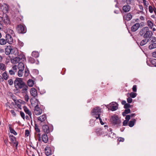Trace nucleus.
Here are the masks:
<instances>
[{
	"instance_id": "1a4fd4ad",
	"label": "nucleus",
	"mask_w": 156,
	"mask_h": 156,
	"mask_svg": "<svg viewBox=\"0 0 156 156\" xmlns=\"http://www.w3.org/2000/svg\"><path fill=\"white\" fill-rule=\"evenodd\" d=\"M22 59H25V57L24 55L22 56L21 58L20 57H15L11 60V62L13 64H16L19 62L20 60Z\"/></svg>"
},
{
	"instance_id": "f03ea898",
	"label": "nucleus",
	"mask_w": 156,
	"mask_h": 156,
	"mask_svg": "<svg viewBox=\"0 0 156 156\" xmlns=\"http://www.w3.org/2000/svg\"><path fill=\"white\" fill-rule=\"evenodd\" d=\"M110 120L111 122L114 125L118 126L121 125V121L117 115H114L112 116Z\"/></svg>"
},
{
	"instance_id": "20e7f679",
	"label": "nucleus",
	"mask_w": 156,
	"mask_h": 156,
	"mask_svg": "<svg viewBox=\"0 0 156 156\" xmlns=\"http://www.w3.org/2000/svg\"><path fill=\"white\" fill-rule=\"evenodd\" d=\"M14 51V49L11 46H7L5 48V54L9 55L10 54H13Z\"/></svg>"
},
{
	"instance_id": "f257e3e1",
	"label": "nucleus",
	"mask_w": 156,
	"mask_h": 156,
	"mask_svg": "<svg viewBox=\"0 0 156 156\" xmlns=\"http://www.w3.org/2000/svg\"><path fill=\"white\" fill-rule=\"evenodd\" d=\"M14 86L16 90L22 89V92L27 91L28 87L23 81L22 78H17L14 81Z\"/></svg>"
},
{
	"instance_id": "052dcab7",
	"label": "nucleus",
	"mask_w": 156,
	"mask_h": 156,
	"mask_svg": "<svg viewBox=\"0 0 156 156\" xmlns=\"http://www.w3.org/2000/svg\"><path fill=\"white\" fill-rule=\"evenodd\" d=\"M132 90L133 92H136V85L133 86Z\"/></svg>"
},
{
	"instance_id": "72a5a7b5",
	"label": "nucleus",
	"mask_w": 156,
	"mask_h": 156,
	"mask_svg": "<svg viewBox=\"0 0 156 156\" xmlns=\"http://www.w3.org/2000/svg\"><path fill=\"white\" fill-rule=\"evenodd\" d=\"M32 55L33 57L37 58L39 56V53L37 51H34L32 52Z\"/></svg>"
},
{
	"instance_id": "2f4dec72",
	"label": "nucleus",
	"mask_w": 156,
	"mask_h": 156,
	"mask_svg": "<svg viewBox=\"0 0 156 156\" xmlns=\"http://www.w3.org/2000/svg\"><path fill=\"white\" fill-rule=\"evenodd\" d=\"M149 41V40L144 39L143 40L140 42V44L141 46H143L146 44Z\"/></svg>"
},
{
	"instance_id": "a18cd8bd",
	"label": "nucleus",
	"mask_w": 156,
	"mask_h": 156,
	"mask_svg": "<svg viewBox=\"0 0 156 156\" xmlns=\"http://www.w3.org/2000/svg\"><path fill=\"white\" fill-rule=\"evenodd\" d=\"M29 71L28 69H26L24 74V76L27 77L29 75Z\"/></svg>"
},
{
	"instance_id": "2eb2a0df",
	"label": "nucleus",
	"mask_w": 156,
	"mask_h": 156,
	"mask_svg": "<svg viewBox=\"0 0 156 156\" xmlns=\"http://www.w3.org/2000/svg\"><path fill=\"white\" fill-rule=\"evenodd\" d=\"M149 29V27H147L143 28L140 31L139 34L141 36H144L147 31Z\"/></svg>"
},
{
	"instance_id": "bb28decb",
	"label": "nucleus",
	"mask_w": 156,
	"mask_h": 156,
	"mask_svg": "<svg viewBox=\"0 0 156 156\" xmlns=\"http://www.w3.org/2000/svg\"><path fill=\"white\" fill-rule=\"evenodd\" d=\"M148 48L150 50L156 48V43H151L149 46Z\"/></svg>"
},
{
	"instance_id": "6e6d98bb",
	"label": "nucleus",
	"mask_w": 156,
	"mask_h": 156,
	"mask_svg": "<svg viewBox=\"0 0 156 156\" xmlns=\"http://www.w3.org/2000/svg\"><path fill=\"white\" fill-rule=\"evenodd\" d=\"M128 121H129L126 120H124L123 122V126H126L127 125Z\"/></svg>"
},
{
	"instance_id": "79ce46f5",
	"label": "nucleus",
	"mask_w": 156,
	"mask_h": 156,
	"mask_svg": "<svg viewBox=\"0 0 156 156\" xmlns=\"http://www.w3.org/2000/svg\"><path fill=\"white\" fill-rule=\"evenodd\" d=\"M34 128L36 131L37 133H39L40 130L38 128V126L37 124H35L34 126Z\"/></svg>"
},
{
	"instance_id": "ddd939ff",
	"label": "nucleus",
	"mask_w": 156,
	"mask_h": 156,
	"mask_svg": "<svg viewBox=\"0 0 156 156\" xmlns=\"http://www.w3.org/2000/svg\"><path fill=\"white\" fill-rule=\"evenodd\" d=\"M146 32L143 36V37L145 39L150 38L153 34V32L151 31L149 29Z\"/></svg>"
},
{
	"instance_id": "f3484780",
	"label": "nucleus",
	"mask_w": 156,
	"mask_h": 156,
	"mask_svg": "<svg viewBox=\"0 0 156 156\" xmlns=\"http://www.w3.org/2000/svg\"><path fill=\"white\" fill-rule=\"evenodd\" d=\"M30 93L31 96L33 97H35L37 95V91L35 88H32L31 89Z\"/></svg>"
},
{
	"instance_id": "c85d7f7f",
	"label": "nucleus",
	"mask_w": 156,
	"mask_h": 156,
	"mask_svg": "<svg viewBox=\"0 0 156 156\" xmlns=\"http://www.w3.org/2000/svg\"><path fill=\"white\" fill-rule=\"evenodd\" d=\"M147 24L150 28L152 29L154 25L153 23L151 21L149 20L147 21Z\"/></svg>"
},
{
	"instance_id": "7c9ffc66",
	"label": "nucleus",
	"mask_w": 156,
	"mask_h": 156,
	"mask_svg": "<svg viewBox=\"0 0 156 156\" xmlns=\"http://www.w3.org/2000/svg\"><path fill=\"white\" fill-rule=\"evenodd\" d=\"M27 84L30 87L33 86L34 84V81L32 79H29L27 81Z\"/></svg>"
},
{
	"instance_id": "39448f33",
	"label": "nucleus",
	"mask_w": 156,
	"mask_h": 156,
	"mask_svg": "<svg viewBox=\"0 0 156 156\" xmlns=\"http://www.w3.org/2000/svg\"><path fill=\"white\" fill-rule=\"evenodd\" d=\"M16 30L19 34L24 33L26 32V29L22 25L20 24L18 25L16 27Z\"/></svg>"
},
{
	"instance_id": "4d7b16f0",
	"label": "nucleus",
	"mask_w": 156,
	"mask_h": 156,
	"mask_svg": "<svg viewBox=\"0 0 156 156\" xmlns=\"http://www.w3.org/2000/svg\"><path fill=\"white\" fill-rule=\"evenodd\" d=\"M143 3L144 5L147 6L148 5V3L146 0H143Z\"/></svg>"
},
{
	"instance_id": "49530a36",
	"label": "nucleus",
	"mask_w": 156,
	"mask_h": 156,
	"mask_svg": "<svg viewBox=\"0 0 156 156\" xmlns=\"http://www.w3.org/2000/svg\"><path fill=\"white\" fill-rule=\"evenodd\" d=\"M100 114H98V119H99L100 123L101 125H103L105 124V123L103 122L101 119V118L100 117Z\"/></svg>"
},
{
	"instance_id": "f704fd0d",
	"label": "nucleus",
	"mask_w": 156,
	"mask_h": 156,
	"mask_svg": "<svg viewBox=\"0 0 156 156\" xmlns=\"http://www.w3.org/2000/svg\"><path fill=\"white\" fill-rule=\"evenodd\" d=\"M125 110L124 112H122V114L123 116H125L126 115V114H128L130 112V110L129 108H125Z\"/></svg>"
},
{
	"instance_id": "6e6552de",
	"label": "nucleus",
	"mask_w": 156,
	"mask_h": 156,
	"mask_svg": "<svg viewBox=\"0 0 156 156\" xmlns=\"http://www.w3.org/2000/svg\"><path fill=\"white\" fill-rule=\"evenodd\" d=\"M2 21L5 24H9L10 21L7 15L6 14L3 15L2 17Z\"/></svg>"
},
{
	"instance_id": "680f3d73",
	"label": "nucleus",
	"mask_w": 156,
	"mask_h": 156,
	"mask_svg": "<svg viewBox=\"0 0 156 156\" xmlns=\"http://www.w3.org/2000/svg\"><path fill=\"white\" fill-rule=\"evenodd\" d=\"M9 73L11 75H13L15 74V73L12 70H10L9 71Z\"/></svg>"
},
{
	"instance_id": "4be33fe9",
	"label": "nucleus",
	"mask_w": 156,
	"mask_h": 156,
	"mask_svg": "<svg viewBox=\"0 0 156 156\" xmlns=\"http://www.w3.org/2000/svg\"><path fill=\"white\" fill-rule=\"evenodd\" d=\"M42 139L43 142L46 143L48 141V138L46 134H44L42 136Z\"/></svg>"
},
{
	"instance_id": "c03bdc74",
	"label": "nucleus",
	"mask_w": 156,
	"mask_h": 156,
	"mask_svg": "<svg viewBox=\"0 0 156 156\" xmlns=\"http://www.w3.org/2000/svg\"><path fill=\"white\" fill-rule=\"evenodd\" d=\"M8 83L9 85H12L14 83V81L12 79H10L8 80Z\"/></svg>"
},
{
	"instance_id": "6ab92c4d",
	"label": "nucleus",
	"mask_w": 156,
	"mask_h": 156,
	"mask_svg": "<svg viewBox=\"0 0 156 156\" xmlns=\"http://www.w3.org/2000/svg\"><path fill=\"white\" fill-rule=\"evenodd\" d=\"M91 114L92 115L95 117L96 119H98V108L96 107L94 108L91 112Z\"/></svg>"
},
{
	"instance_id": "473e14b6",
	"label": "nucleus",
	"mask_w": 156,
	"mask_h": 156,
	"mask_svg": "<svg viewBox=\"0 0 156 156\" xmlns=\"http://www.w3.org/2000/svg\"><path fill=\"white\" fill-rule=\"evenodd\" d=\"M151 65L152 66H156V59H153L150 60Z\"/></svg>"
},
{
	"instance_id": "09e8293b",
	"label": "nucleus",
	"mask_w": 156,
	"mask_h": 156,
	"mask_svg": "<svg viewBox=\"0 0 156 156\" xmlns=\"http://www.w3.org/2000/svg\"><path fill=\"white\" fill-rule=\"evenodd\" d=\"M18 45L20 47H21L23 46L24 44L23 42L19 41L18 43Z\"/></svg>"
},
{
	"instance_id": "864d4df0",
	"label": "nucleus",
	"mask_w": 156,
	"mask_h": 156,
	"mask_svg": "<svg viewBox=\"0 0 156 156\" xmlns=\"http://www.w3.org/2000/svg\"><path fill=\"white\" fill-rule=\"evenodd\" d=\"M127 102H128V103H131L132 101V98L130 97H129L127 99Z\"/></svg>"
},
{
	"instance_id": "b1692460",
	"label": "nucleus",
	"mask_w": 156,
	"mask_h": 156,
	"mask_svg": "<svg viewBox=\"0 0 156 156\" xmlns=\"http://www.w3.org/2000/svg\"><path fill=\"white\" fill-rule=\"evenodd\" d=\"M130 9V7L129 5H124L122 8L123 10L125 12H129Z\"/></svg>"
},
{
	"instance_id": "0eeeda50",
	"label": "nucleus",
	"mask_w": 156,
	"mask_h": 156,
	"mask_svg": "<svg viewBox=\"0 0 156 156\" xmlns=\"http://www.w3.org/2000/svg\"><path fill=\"white\" fill-rule=\"evenodd\" d=\"M42 113V110L39 107L38 105H37L35 107L34 114L37 115H40Z\"/></svg>"
},
{
	"instance_id": "c756f323",
	"label": "nucleus",
	"mask_w": 156,
	"mask_h": 156,
	"mask_svg": "<svg viewBox=\"0 0 156 156\" xmlns=\"http://www.w3.org/2000/svg\"><path fill=\"white\" fill-rule=\"evenodd\" d=\"M7 31L8 33L7 34H11L13 36H15V33L13 30L9 28L7 29Z\"/></svg>"
},
{
	"instance_id": "ea45409f",
	"label": "nucleus",
	"mask_w": 156,
	"mask_h": 156,
	"mask_svg": "<svg viewBox=\"0 0 156 156\" xmlns=\"http://www.w3.org/2000/svg\"><path fill=\"white\" fill-rule=\"evenodd\" d=\"M29 61L31 63H34L35 62V59L31 57L29 58Z\"/></svg>"
},
{
	"instance_id": "69168bd1",
	"label": "nucleus",
	"mask_w": 156,
	"mask_h": 156,
	"mask_svg": "<svg viewBox=\"0 0 156 156\" xmlns=\"http://www.w3.org/2000/svg\"><path fill=\"white\" fill-rule=\"evenodd\" d=\"M139 7L140 9L141 10L140 12H143V6L141 5H139Z\"/></svg>"
},
{
	"instance_id": "bf43d9fd",
	"label": "nucleus",
	"mask_w": 156,
	"mask_h": 156,
	"mask_svg": "<svg viewBox=\"0 0 156 156\" xmlns=\"http://www.w3.org/2000/svg\"><path fill=\"white\" fill-rule=\"evenodd\" d=\"M30 134V132L28 130H26L25 132V135L27 136H28Z\"/></svg>"
},
{
	"instance_id": "58836bf2",
	"label": "nucleus",
	"mask_w": 156,
	"mask_h": 156,
	"mask_svg": "<svg viewBox=\"0 0 156 156\" xmlns=\"http://www.w3.org/2000/svg\"><path fill=\"white\" fill-rule=\"evenodd\" d=\"M150 38V39L151 40V43H155V42H156V37H155L151 36Z\"/></svg>"
},
{
	"instance_id": "9b49d317",
	"label": "nucleus",
	"mask_w": 156,
	"mask_h": 156,
	"mask_svg": "<svg viewBox=\"0 0 156 156\" xmlns=\"http://www.w3.org/2000/svg\"><path fill=\"white\" fill-rule=\"evenodd\" d=\"M9 137L10 138L11 141L13 143V145L17 147L18 145V142L16 141V138L13 135H10Z\"/></svg>"
},
{
	"instance_id": "e433bc0d",
	"label": "nucleus",
	"mask_w": 156,
	"mask_h": 156,
	"mask_svg": "<svg viewBox=\"0 0 156 156\" xmlns=\"http://www.w3.org/2000/svg\"><path fill=\"white\" fill-rule=\"evenodd\" d=\"M7 41L6 39L3 38H1L0 39V45H4L6 44Z\"/></svg>"
},
{
	"instance_id": "dca6fc26",
	"label": "nucleus",
	"mask_w": 156,
	"mask_h": 156,
	"mask_svg": "<svg viewBox=\"0 0 156 156\" xmlns=\"http://www.w3.org/2000/svg\"><path fill=\"white\" fill-rule=\"evenodd\" d=\"M140 26V24L139 23H136L133 25L131 27V30L132 31L135 32L137 30Z\"/></svg>"
},
{
	"instance_id": "774afa93",
	"label": "nucleus",
	"mask_w": 156,
	"mask_h": 156,
	"mask_svg": "<svg viewBox=\"0 0 156 156\" xmlns=\"http://www.w3.org/2000/svg\"><path fill=\"white\" fill-rule=\"evenodd\" d=\"M118 140L119 141L123 142L124 140V139L123 138L120 137L118 139Z\"/></svg>"
},
{
	"instance_id": "aec40b11",
	"label": "nucleus",
	"mask_w": 156,
	"mask_h": 156,
	"mask_svg": "<svg viewBox=\"0 0 156 156\" xmlns=\"http://www.w3.org/2000/svg\"><path fill=\"white\" fill-rule=\"evenodd\" d=\"M45 154L47 156H49L51 154V152L50 147H46L44 149Z\"/></svg>"
},
{
	"instance_id": "a878e982",
	"label": "nucleus",
	"mask_w": 156,
	"mask_h": 156,
	"mask_svg": "<svg viewBox=\"0 0 156 156\" xmlns=\"http://www.w3.org/2000/svg\"><path fill=\"white\" fill-rule=\"evenodd\" d=\"M2 76L3 79L5 80H7L8 78L9 75L7 74V72L5 71L2 73Z\"/></svg>"
},
{
	"instance_id": "5701e85b",
	"label": "nucleus",
	"mask_w": 156,
	"mask_h": 156,
	"mask_svg": "<svg viewBox=\"0 0 156 156\" xmlns=\"http://www.w3.org/2000/svg\"><path fill=\"white\" fill-rule=\"evenodd\" d=\"M25 65L24 63L20 62L18 65V67L19 70H23L24 68Z\"/></svg>"
},
{
	"instance_id": "a19ab883",
	"label": "nucleus",
	"mask_w": 156,
	"mask_h": 156,
	"mask_svg": "<svg viewBox=\"0 0 156 156\" xmlns=\"http://www.w3.org/2000/svg\"><path fill=\"white\" fill-rule=\"evenodd\" d=\"M109 136L112 138H115L116 137L115 135L114 134V133L111 132V133H109Z\"/></svg>"
},
{
	"instance_id": "412c9836",
	"label": "nucleus",
	"mask_w": 156,
	"mask_h": 156,
	"mask_svg": "<svg viewBox=\"0 0 156 156\" xmlns=\"http://www.w3.org/2000/svg\"><path fill=\"white\" fill-rule=\"evenodd\" d=\"M24 110L26 114H28L30 117H31V112L29 110L26 106H24L23 107Z\"/></svg>"
},
{
	"instance_id": "7ed1b4c3",
	"label": "nucleus",
	"mask_w": 156,
	"mask_h": 156,
	"mask_svg": "<svg viewBox=\"0 0 156 156\" xmlns=\"http://www.w3.org/2000/svg\"><path fill=\"white\" fill-rule=\"evenodd\" d=\"M38 121L40 124L43 125L44 124H46L47 121V117L46 115H43L38 117Z\"/></svg>"
},
{
	"instance_id": "a211bd4d",
	"label": "nucleus",
	"mask_w": 156,
	"mask_h": 156,
	"mask_svg": "<svg viewBox=\"0 0 156 156\" xmlns=\"http://www.w3.org/2000/svg\"><path fill=\"white\" fill-rule=\"evenodd\" d=\"M42 126V129L44 132L45 133H48L49 132V129L48 126L45 124H44Z\"/></svg>"
},
{
	"instance_id": "e2e57ef3",
	"label": "nucleus",
	"mask_w": 156,
	"mask_h": 156,
	"mask_svg": "<svg viewBox=\"0 0 156 156\" xmlns=\"http://www.w3.org/2000/svg\"><path fill=\"white\" fill-rule=\"evenodd\" d=\"M151 55L153 58H156V51L153 52Z\"/></svg>"
},
{
	"instance_id": "cd10ccee",
	"label": "nucleus",
	"mask_w": 156,
	"mask_h": 156,
	"mask_svg": "<svg viewBox=\"0 0 156 156\" xmlns=\"http://www.w3.org/2000/svg\"><path fill=\"white\" fill-rule=\"evenodd\" d=\"M136 122V120L135 119H133L132 120H131L129 122L128 126L130 127H133Z\"/></svg>"
},
{
	"instance_id": "9d476101",
	"label": "nucleus",
	"mask_w": 156,
	"mask_h": 156,
	"mask_svg": "<svg viewBox=\"0 0 156 156\" xmlns=\"http://www.w3.org/2000/svg\"><path fill=\"white\" fill-rule=\"evenodd\" d=\"M111 110L112 111L116 110L118 108V105L117 103L112 102L110 104Z\"/></svg>"
},
{
	"instance_id": "338daca9",
	"label": "nucleus",
	"mask_w": 156,
	"mask_h": 156,
	"mask_svg": "<svg viewBox=\"0 0 156 156\" xmlns=\"http://www.w3.org/2000/svg\"><path fill=\"white\" fill-rule=\"evenodd\" d=\"M133 0H126V2L128 4H130Z\"/></svg>"
},
{
	"instance_id": "3c124183",
	"label": "nucleus",
	"mask_w": 156,
	"mask_h": 156,
	"mask_svg": "<svg viewBox=\"0 0 156 156\" xmlns=\"http://www.w3.org/2000/svg\"><path fill=\"white\" fill-rule=\"evenodd\" d=\"M24 100L27 102H28L29 100V98L28 96L26 94L25 95L24 97Z\"/></svg>"
},
{
	"instance_id": "0e129e2a",
	"label": "nucleus",
	"mask_w": 156,
	"mask_h": 156,
	"mask_svg": "<svg viewBox=\"0 0 156 156\" xmlns=\"http://www.w3.org/2000/svg\"><path fill=\"white\" fill-rule=\"evenodd\" d=\"M130 118V116L129 115H126L125 119L126 120H127L128 121L129 120Z\"/></svg>"
},
{
	"instance_id": "393cba45",
	"label": "nucleus",
	"mask_w": 156,
	"mask_h": 156,
	"mask_svg": "<svg viewBox=\"0 0 156 156\" xmlns=\"http://www.w3.org/2000/svg\"><path fill=\"white\" fill-rule=\"evenodd\" d=\"M8 126L9 127V130L10 132L11 133L15 135H16L17 134V133L15 131V130L12 128V127H11V125L10 124H9Z\"/></svg>"
},
{
	"instance_id": "c9c22d12",
	"label": "nucleus",
	"mask_w": 156,
	"mask_h": 156,
	"mask_svg": "<svg viewBox=\"0 0 156 156\" xmlns=\"http://www.w3.org/2000/svg\"><path fill=\"white\" fill-rule=\"evenodd\" d=\"M0 69L2 71H5L6 69V67L5 64L0 63Z\"/></svg>"
},
{
	"instance_id": "603ef678",
	"label": "nucleus",
	"mask_w": 156,
	"mask_h": 156,
	"mask_svg": "<svg viewBox=\"0 0 156 156\" xmlns=\"http://www.w3.org/2000/svg\"><path fill=\"white\" fill-rule=\"evenodd\" d=\"M154 9L151 6H149V10L150 12L151 13L153 12Z\"/></svg>"
},
{
	"instance_id": "4468645a",
	"label": "nucleus",
	"mask_w": 156,
	"mask_h": 156,
	"mask_svg": "<svg viewBox=\"0 0 156 156\" xmlns=\"http://www.w3.org/2000/svg\"><path fill=\"white\" fill-rule=\"evenodd\" d=\"M123 17L124 20L129 21L131 19L132 16L130 13H129L124 15Z\"/></svg>"
},
{
	"instance_id": "8fccbe9b",
	"label": "nucleus",
	"mask_w": 156,
	"mask_h": 156,
	"mask_svg": "<svg viewBox=\"0 0 156 156\" xmlns=\"http://www.w3.org/2000/svg\"><path fill=\"white\" fill-rule=\"evenodd\" d=\"M10 112L11 113V114L14 117L16 116V113H15L14 110H11L10 111Z\"/></svg>"
},
{
	"instance_id": "4c0bfd02",
	"label": "nucleus",
	"mask_w": 156,
	"mask_h": 156,
	"mask_svg": "<svg viewBox=\"0 0 156 156\" xmlns=\"http://www.w3.org/2000/svg\"><path fill=\"white\" fill-rule=\"evenodd\" d=\"M136 95H137V94L136 93L133 92H131L130 94V97L131 98H135V97H136Z\"/></svg>"
},
{
	"instance_id": "423d86ee",
	"label": "nucleus",
	"mask_w": 156,
	"mask_h": 156,
	"mask_svg": "<svg viewBox=\"0 0 156 156\" xmlns=\"http://www.w3.org/2000/svg\"><path fill=\"white\" fill-rule=\"evenodd\" d=\"M0 8L1 10L4 13H6L8 11V6L5 3L0 4Z\"/></svg>"
},
{
	"instance_id": "de8ad7c7",
	"label": "nucleus",
	"mask_w": 156,
	"mask_h": 156,
	"mask_svg": "<svg viewBox=\"0 0 156 156\" xmlns=\"http://www.w3.org/2000/svg\"><path fill=\"white\" fill-rule=\"evenodd\" d=\"M131 107L130 105L129 104V103H126L125 105H124V108H130Z\"/></svg>"
},
{
	"instance_id": "5fc2aeb1",
	"label": "nucleus",
	"mask_w": 156,
	"mask_h": 156,
	"mask_svg": "<svg viewBox=\"0 0 156 156\" xmlns=\"http://www.w3.org/2000/svg\"><path fill=\"white\" fill-rule=\"evenodd\" d=\"M95 120H94L93 119H91L90 120V123L91 124V123H92V124H90V126H93L94 124H95Z\"/></svg>"
},
{
	"instance_id": "f8f14e48",
	"label": "nucleus",
	"mask_w": 156,
	"mask_h": 156,
	"mask_svg": "<svg viewBox=\"0 0 156 156\" xmlns=\"http://www.w3.org/2000/svg\"><path fill=\"white\" fill-rule=\"evenodd\" d=\"M6 40L7 42L10 44L13 43V38L9 34H6L5 36Z\"/></svg>"
},
{
	"instance_id": "37998d69",
	"label": "nucleus",
	"mask_w": 156,
	"mask_h": 156,
	"mask_svg": "<svg viewBox=\"0 0 156 156\" xmlns=\"http://www.w3.org/2000/svg\"><path fill=\"white\" fill-rule=\"evenodd\" d=\"M23 70H19L18 72V75L19 77H21L23 76Z\"/></svg>"
},
{
	"instance_id": "13d9d810",
	"label": "nucleus",
	"mask_w": 156,
	"mask_h": 156,
	"mask_svg": "<svg viewBox=\"0 0 156 156\" xmlns=\"http://www.w3.org/2000/svg\"><path fill=\"white\" fill-rule=\"evenodd\" d=\"M20 114L21 117L23 119H25V114L24 113L22 112H20Z\"/></svg>"
}]
</instances>
